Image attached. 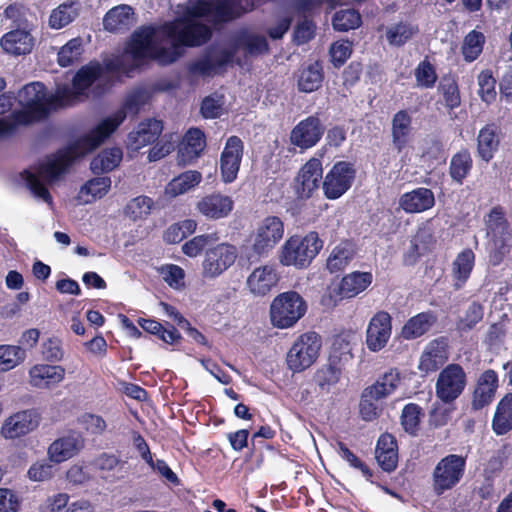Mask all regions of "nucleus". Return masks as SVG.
<instances>
[{"instance_id":"obj_1","label":"nucleus","mask_w":512,"mask_h":512,"mask_svg":"<svg viewBox=\"0 0 512 512\" xmlns=\"http://www.w3.org/2000/svg\"><path fill=\"white\" fill-rule=\"evenodd\" d=\"M125 120V114L117 112L103 119L96 127L63 149H59L39 166V174L49 182L57 180L73 162L98 148Z\"/></svg>"},{"instance_id":"obj_2","label":"nucleus","mask_w":512,"mask_h":512,"mask_svg":"<svg viewBox=\"0 0 512 512\" xmlns=\"http://www.w3.org/2000/svg\"><path fill=\"white\" fill-rule=\"evenodd\" d=\"M323 246L324 241L316 231H309L305 235L294 234L281 246L278 259L283 266L307 269Z\"/></svg>"},{"instance_id":"obj_3","label":"nucleus","mask_w":512,"mask_h":512,"mask_svg":"<svg viewBox=\"0 0 512 512\" xmlns=\"http://www.w3.org/2000/svg\"><path fill=\"white\" fill-rule=\"evenodd\" d=\"M22 109L13 111L12 117L20 125H30L49 116V94L42 82H31L18 92Z\"/></svg>"},{"instance_id":"obj_4","label":"nucleus","mask_w":512,"mask_h":512,"mask_svg":"<svg viewBox=\"0 0 512 512\" xmlns=\"http://www.w3.org/2000/svg\"><path fill=\"white\" fill-rule=\"evenodd\" d=\"M307 310V302L298 292H282L271 302L270 320L274 327L288 329L303 318Z\"/></svg>"},{"instance_id":"obj_5","label":"nucleus","mask_w":512,"mask_h":512,"mask_svg":"<svg viewBox=\"0 0 512 512\" xmlns=\"http://www.w3.org/2000/svg\"><path fill=\"white\" fill-rule=\"evenodd\" d=\"M322 347L321 336L308 331L296 338L286 354V364L293 373H301L311 367L319 357Z\"/></svg>"},{"instance_id":"obj_6","label":"nucleus","mask_w":512,"mask_h":512,"mask_svg":"<svg viewBox=\"0 0 512 512\" xmlns=\"http://www.w3.org/2000/svg\"><path fill=\"white\" fill-rule=\"evenodd\" d=\"M466 470V457L449 454L435 466L432 474L433 488L437 494L453 489L462 480Z\"/></svg>"},{"instance_id":"obj_7","label":"nucleus","mask_w":512,"mask_h":512,"mask_svg":"<svg viewBox=\"0 0 512 512\" xmlns=\"http://www.w3.org/2000/svg\"><path fill=\"white\" fill-rule=\"evenodd\" d=\"M356 173L353 163L349 161L335 162L322 181L325 198L336 200L342 197L352 187Z\"/></svg>"},{"instance_id":"obj_8","label":"nucleus","mask_w":512,"mask_h":512,"mask_svg":"<svg viewBox=\"0 0 512 512\" xmlns=\"http://www.w3.org/2000/svg\"><path fill=\"white\" fill-rule=\"evenodd\" d=\"M466 385L467 375L464 368L457 363L448 364L438 375L435 384L436 397L443 403H452L460 397Z\"/></svg>"},{"instance_id":"obj_9","label":"nucleus","mask_w":512,"mask_h":512,"mask_svg":"<svg viewBox=\"0 0 512 512\" xmlns=\"http://www.w3.org/2000/svg\"><path fill=\"white\" fill-rule=\"evenodd\" d=\"M284 235V223L278 216L265 217L251 234L252 251L257 256L268 254Z\"/></svg>"},{"instance_id":"obj_10","label":"nucleus","mask_w":512,"mask_h":512,"mask_svg":"<svg viewBox=\"0 0 512 512\" xmlns=\"http://www.w3.org/2000/svg\"><path fill=\"white\" fill-rule=\"evenodd\" d=\"M237 255L236 246L227 242L209 247L202 262L203 275L208 278L220 276L235 263Z\"/></svg>"},{"instance_id":"obj_11","label":"nucleus","mask_w":512,"mask_h":512,"mask_svg":"<svg viewBox=\"0 0 512 512\" xmlns=\"http://www.w3.org/2000/svg\"><path fill=\"white\" fill-rule=\"evenodd\" d=\"M233 49H207L205 53L187 65V71L193 76L209 77L218 74L221 69L233 62Z\"/></svg>"},{"instance_id":"obj_12","label":"nucleus","mask_w":512,"mask_h":512,"mask_svg":"<svg viewBox=\"0 0 512 512\" xmlns=\"http://www.w3.org/2000/svg\"><path fill=\"white\" fill-rule=\"evenodd\" d=\"M323 179L322 161L319 158H310L299 169L293 180V191L298 200H308L318 190Z\"/></svg>"},{"instance_id":"obj_13","label":"nucleus","mask_w":512,"mask_h":512,"mask_svg":"<svg viewBox=\"0 0 512 512\" xmlns=\"http://www.w3.org/2000/svg\"><path fill=\"white\" fill-rule=\"evenodd\" d=\"M319 115L318 112L310 115L293 127L289 137L293 146L305 151L319 143L325 132V127Z\"/></svg>"},{"instance_id":"obj_14","label":"nucleus","mask_w":512,"mask_h":512,"mask_svg":"<svg viewBox=\"0 0 512 512\" xmlns=\"http://www.w3.org/2000/svg\"><path fill=\"white\" fill-rule=\"evenodd\" d=\"M499 387V377L495 370L487 369L477 378L469 404L470 412H480L488 408L495 399Z\"/></svg>"},{"instance_id":"obj_15","label":"nucleus","mask_w":512,"mask_h":512,"mask_svg":"<svg viewBox=\"0 0 512 512\" xmlns=\"http://www.w3.org/2000/svg\"><path fill=\"white\" fill-rule=\"evenodd\" d=\"M244 153V143L240 137L233 135L227 138L225 146L220 155L221 180L232 183L236 180Z\"/></svg>"},{"instance_id":"obj_16","label":"nucleus","mask_w":512,"mask_h":512,"mask_svg":"<svg viewBox=\"0 0 512 512\" xmlns=\"http://www.w3.org/2000/svg\"><path fill=\"white\" fill-rule=\"evenodd\" d=\"M449 339L439 336L424 347L418 362V370L423 375L437 372L449 359Z\"/></svg>"},{"instance_id":"obj_17","label":"nucleus","mask_w":512,"mask_h":512,"mask_svg":"<svg viewBox=\"0 0 512 512\" xmlns=\"http://www.w3.org/2000/svg\"><path fill=\"white\" fill-rule=\"evenodd\" d=\"M41 415L36 409L18 411L9 416L1 427V434L6 439H17L36 430Z\"/></svg>"},{"instance_id":"obj_18","label":"nucleus","mask_w":512,"mask_h":512,"mask_svg":"<svg viewBox=\"0 0 512 512\" xmlns=\"http://www.w3.org/2000/svg\"><path fill=\"white\" fill-rule=\"evenodd\" d=\"M392 334V317L386 311H378L370 319L365 343L369 351L379 352L386 347Z\"/></svg>"},{"instance_id":"obj_19","label":"nucleus","mask_w":512,"mask_h":512,"mask_svg":"<svg viewBox=\"0 0 512 512\" xmlns=\"http://www.w3.org/2000/svg\"><path fill=\"white\" fill-rule=\"evenodd\" d=\"M85 445L82 435L74 430L55 439L47 449L50 462L55 464L63 463L76 456Z\"/></svg>"},{"instance_id":"obj_20","label":"nucleus","mask_w":512,"mask_h":512,"mask_svg":"<svg viewBox=\"0 0 512 512\" xmlns=\"http://www.w3.org/2000/svg\"><path fill=\"white\" fill-rule=\"evenodd\" d=\"M196 210L210 220H219L228 217L233 208V199L221 192H213L201 197L196 203Z\"/></svg>"},{"instance_id":"obj_21","label":"nucleus","mask_w":512,"mask_h":512,"mask_svg":"<svg viewBox=\"0 0 512 512\" xmlns=\"http://www.w3.org/2000/svg\"><path fill=\"white\" fill-rule=\"evenodd\" d=\"M154 30L149 28L135 32L126 47V53L130 55L133 66L137 69L147 64L154 48Z\"/></svg>"},{"instance_id":"obj_22","label":"nucleus","mask_w":512,"mask_h":512,"mask_svg":"<svg viewBox=\"0 0 512 512\" xmlns=\"http://www.w3.org/2000/svg\"><path fill=\"white\" fill-rule=\"evenodd\" d=\"M279 274L273 265L255 268L247 278L249 291L257 296L267 295L279 282Z\"/></svg>"},{"instance_id":"obj_23","label":"nucleus","mask_w":512,"mask_h":512,"mask_svg":"<svg viewBox=\"0 0 512 512\" xmlns=\"http://www.w3.org/2000/svg\"><path fill=\"white\" fill-rule=\"evenodd\" d=\"M399 205L406 213H422L434 207L435 196L431 189L418 187L402 194Z\"/></svg>"},{"instance_id":"obj_24","label":"nucleus","mask_w":512,"mask_h":512,"mask_svg":"<svg viewBox=\"0 0 512 512\" xmlns=\"http://www.w3.org/2000/svg\"><path fill=\"white\" fill-rule=\"evenodd\" d=\"M438 318L434 311L427 310L410 317L400 330L403 340H415L426 335L437 323Z\"/></svg>"},{"instance_id":"obj_25","label":"nucleus","mask_w":512,"mask_h":512,"mask_svg":"<svg viewBox=\"0 0 512 512\" xmlns=\"http://www.w3.org/2000/svg\"><path fill=\"white\" fill-rule=\"evenodd\" d=\"M412 117L407 110L396 112L391 121V137L394 149L401 153L412 139Z\"/></svg>"},{"instance_id":"obj_26","label":"nucleus","mask_w":512,"mask_h":512,"mask_svg":"<svg viewBox=\"0 0 512 512\" xmlns=\"http://www.w3.org/2000/svg\"><path fill=\"white\" fill-rule=\"evenodd\" d=\"M375 458L384 472H393L398 465V445L396 438L390 433H383L378 438Z\"/></svg>"},{"instance_id":"obj_27","label":"nucleus","mask_w":512,"mask_h":512,"mask_svg":"<svg viewBox=\"0 0 512 512\" xmlns=\"http://www.w3.org/2000/svg\"><path fill=\"white\" fill-rule=\"evenodd\" d=\"M324 78L321 61L316 60L309 64H303L296 74L297 88L303 93L315 92L322 87Z\"/></svg>"},{"instance_id":"obj_28","label":"nucleus","mask_w":512,"mask_h":512,"mask_svg":"<svg viewBox=\"0 0 512 512\" xmlns=\"http://www.w3.org/2000/svg\"><path fill=\"white\" fill-rule=\"evenodd\" d=\"M501 128L496 123H488L482 127L477 136V153L485 162L493 159L500 145Z\"/></svg>"},{"instance_id":"obj_29","label":"nucleus","mask_w":512,"mask_h":512,"mask_svg":"<svg viewBox=\"0 0 512 512\" xmlns=\"http://www.w3.org/2000/svg\"><path fill=\"white\" fill-rule=\"evenodd\" d=\"M82 10V4L79 0H67L60 3L51 10L48 17V26L53 30H60L73 23Z\"/></svg>"},{"instance_id":"obj_30","label":"nucleus","mask_w":512,"mask_h":512,"mask_svg":"<svg viewBox=\"0 0 512 512\" xmlns=\"http://www.w3.org/2000/svg\"><path fill=\"white\" fill-rule=\"evenodd\" d=\"M2 49L11 55L19 56L29 54L34 46L32 35L22 29H15L5 33L0 39Z\"/></svg>"},{"instance_id":"obj_31","label":"nucleus","mask_w":512,"mask_h":512,"mask_svg":"<svg viewBox=\"0 0 512 512\" xmlns=\"http://www.w3.org/2000/svg\"><path fill=\"white\" fill-rule=\"evenodd\" d=\"M371 272L354 271L342 277L336 291L340 299H349L365 291L372 283Z\"/></svg>"},{"instance_id":"obj_32","label":"nucleus","mask_w":512,"mask_h":512,"mask_svg":"<svg viewBox=\"0 0 512 512\" xmlns=\"http://www.w3.org/2000/svg\"><path fill=\"white\" fill-rule=\"evenodd\" d=\"M65 369L57 365L38 364L29 371L30 384L37 388H49L64 379Z\"/></svg>"},{"instance_id":"obj_33","label":"nucleus","mask_w":512,"mask_h":512,"mask_svg":"<svg viewBox=\"0 0 512 512\" xmlns=\"http://www.w3.org/2000/svg\"><path fill=\"white\" fill-rule=\"evenodd\" d=\"M475 253L471 248L459 252L452 263V279L455 290L463 288L475 266Z\"/></svg>"},{"instance_id":"obj_34","label":"nucleus","mask_w":512,"mask_h":512,"mask_svg":"<svg viewBox=\"0 0 512 512\" xmlns=\"http://www.w3.org/2000/svg\"><path fill=\"white\" fill-rule=\"evenodd\" d=\"M134 10L129 5H118L111 8L104 16L103 25L109 32H124L134 24Z\"/></svg>"},{"instance_id":"obj_35","label":"nucleus","mask_w":512,"mask_h":512,"mask_svg":"<svg viewBox=\"0 0 512 512\" xmlns=\"http://www.w3.org/2000/svg\"><path fill=\"white\" fill-rule=\"evenodd\" d=\"M103 75L102 64L90 61L82 66L73 76L71 85L81 97L88 96L90 87Z\"/></svg>"},{"instance_id":"obj_36","label":"nucleus","mask_w":512,"mask_h":512,"mask_svg":"<svg viewBox=\"0 0 512 512\" xmlns=\"http://www.w3.org/2000/svg\"><path fill=\"white\" fill-rule=\"evenodd\" d=\"M162 122L156 119H148L141 122L135 132L129 134V140L134 149L139 150L147 145L155 143L162 133Z\"/></svg>"},{"instance_id":"obj_37","label":"nucleus","mask_w":512,"mask_h":512,"mask_svg":"<svg viewBox=\"0 0 512 512\" xmlns=\"http://www.w3.org/2000/svg\"><path fill=\"white\" fill-rule=\"evenodd\" d=\"M437 92L442 97V103L446 109L453 111L461 105V93L457 76L448 72L443 74L437 86Z\"/></svg>"},{"instance_id":"obj_38","label":"nucleus","mask_w":512,"mask_h":512,"mask_svg":"<svg viewBox=\"0 0 512 512\" xmlns=\"http://www.w3.org/2000/svg\"><path fill=\"white\" fill-rule=\"evenodd\" d=\"M492 430L502 436L512 430V392L506 393L498 402L492 418Z\"/></svg>"},{"instance_id":"obj_39","label":"nucleus","mask_w":512,"mask_h":512,"mask_svg":"<svg viewBox=\"0 0 512 512\" xmlns=\"http://www.w3.org/2000/svg\"><path fill=\"white\" fill-rule=\"evenodd\" d=\"M206 147V137L199 128H190L183 139L179 153L184 162L196 160Z\"/></svg>"},{"instance_id":"obj_40","label":"nucleus","mask_w":512,"mask_h":512,"mask_svg":"<svg viewBox=\"0 0 512 512\" xmlns=\"http://www.w3.org/2000/svg\"><path fill=\"white\" fill-rule=\"evenodd\" d=\"M400 383V374L397 369H390L385 372L377 381L365 388V395H370L375 401L386 398L391 395Z\"/></svg>"},{"instance_id":"obj_41","label":"nucleus","mask_w":512,"mask_h":512,"mask_svg":"<svg viewBox=\"0 0 512 512\" xmlns=\"http://www.w3.org/2000/svg\"><path fill=\"white\" fill-rule=\"evenodd\" d=\"M473 168V159L470 151L463 148L455 153L449 163V175L458 185H462Z\"/></svg>"},{"instance_id":"obj_42","label":"nucleus","mask_w":512,"mask_h":512,"mask_svg":"<svg viewBox=\"0 0 512 512\" xmlns=\"http://www.w3.org/2000/svg\"><path fill=\"white\" fill-rule=\"evenodd\" d=\"M202 180V174L196 170L185 171L174 177L165 187V194L171 198L182 195L196 187Z\"/></svg>"},{"instance_id":"obj_43","label":"nucleus","mask_w":512,"mask_h":512,"mask_svg":"<svg viewBox=\"0 0 512 512\" xmlns=\"http://www.w3.org/2000/svg\"><path fill=\"white\" fill-rule=\"evenodd\" d=\"M266 0H222L217 6L220 15L241 18L265 3Z\"/></svg>"},{"instance_id":"obj_44","label":"nucleus","mask_w":512,"mask_h":512,"mask_svg":"<svg viewBox=\"0 0 512 512\" xmlns=\"http://www.w3.org/2000/svg\"><path fill=\"white\" fill-rule=\"evenodd\" d=\"M341 374L342 370L339 366V361L329 360L328 363L316 370L313 381L322 391H329L331 386L339 382Z\"/></svg>"},{"instance_id":"obj_45","label":"nucleus","mask_w":512,"mask_h":512,"mask_svg":"<svg viewBox=\"0 0 512 512\" xmlns=\"http://www.w3.org/2000/svg\"><path fill=\"white\" fill-rule=\"evenodd\" d=\"M123 157V152L120 148L113 147L104 149L90 163V168L95 174L103 172H110L114 170Z\"/></svg>"},{"instance_id":"obj_46","label":"nucleus","mask_w":512,"mask_h":512,"mask_svg":"<svg viewBox=\"0 0 512 512\" xmlns=\"http://www.w3.org/2000/svg\"><path fill=\"white\" fill-rule=\"evenodd\" d=\"M81 98L73 86H58L53 94H49V114L61 108L73 106Z\"/></svg>"},{"instance_id":"obj_47","label":"nucleus","mask_w":512,"mask_h":512,"mask_svg":"<svg viewBox=\"0 0 512 512\" xmlns=\"http://www.w3.org/2000/svg\"><path fill=\"white\" fill-rule=\"evenodd\" d=\"M354 250L349 244H339L333 248L326 261V268L331 273L342 271L354 258Z\"/></svg>"},{"instance_id":"obj_48","label":"nucleus","mask_w":512,"mask_h":512,"mask_svg":"<svg viewBox=\"0 0 512 512\" xmlns=\"http://www.w3.org/2000/svg\"><path fill=\"white\" fill-rule=\"evenodd\" d=\"M219 240L217 232L206 233L194 236L182 245L184 255L195 258L203 253V251L216 244Z\"/></svg>"},{"instance_id":"obj_49","label":"nucleus","mask_w":512,"mask_h":512,"mask_svg":"<svg viewBox=\"0 0 512 512\" xmlns=\"http://www.w3.org/2000/svg\"><path fill=\"white\" fill-rule=\"evenodd\" d=\"M493 249L489 258L492 265L496 266L503 262L504 258L509 254L512 247V233L507 230L500 233L491 234Z\"/></svg>"},{"instance_id":"obj_50","label":"nucleus","mask_w":512,"mask_h":512,"mask_svg":"<svg viewBox=\"0 0 512 512\" xmlns=\"http://www.w3.org/2000/svg\"><path fill=\"white\" fill-rule=\"evenodd\" d=\"M424 417L423 409L416 403L406 404L401 413V425L406 433L412 436H416L419 428L421 419Z\"/></svg>"},{"instance_id":"obj_51","label":"nucleus","mask_w":512,"mask_h":512,"mask_svg":"<svg viewBox=\"0 0 512 512\" xmlns=\"http://www.w3.org/2000/svg\"><path fill=\"white\" fill-rule=\"evenodd\" d=\"M485 36L477 30L470 31L464 38L462 44V55L466 62L475 61L483 51Z\"/></svg>"},{"instance_id":"obj_52","label":"nucleus","mask_w":512,"mask_h":512,"mask_svg":"<svg viewBox=\"0 0 512 512\" xmlns=\"http://www.w3.org/2000/svg\"><path fill=\"white\" fill-rule=\"evenodd\" d=\"M111 187V179L108 176L96 177L88 180L80 189V195H89L85 203H91L104 197Z\"/></svg>"},{"instance_id":"obj_53","label":"nucleus","mask_w":512,"mask_h":512,"mask_svg":"<svg viewBox=\"0 0 512 512\" xmlns=\"http://www.w3.org/2000/svg\"><path fill=\"white\" fill-rule=\"evenodd\" d=\"M154 205L152 198L146 195H140L131 199L124 208V213L130 219L136 221L143 219L151 213Z\"/></svg>"},{"instance_id":"obj_54","label":"nucleus","mask_w":512,"mask_h":512,"mask_svg":"<svg viewBox=\"0 0 512 512\" xmlns=\"http://www.w3.org/2000/svg\"><path fill=\"white\" fill-rule=\"evenodd\" d=\"M362 23L361 15L357 10L346 9L337 11L332 18L334 30L347 32L358 28Z\"/></svg>"},{"instance_id":"obj_55","label":"nucleus","mask_w":512,"mask_h":512,"mask_svg":"<svg viewBox=\"0 0 512 512\" xmlns=\"http://www.w3.org/2000/svg\"><path fill=\"white\" fill-rule=\"evenodd\" d=\"M26 356L20 346L0 345V371L6 372L19 365Z\"/></svg>"},{"instance_id":"obj_56","label":"nucleus","mask_w":512,"mask_h":512,"mask_svg":"<svg viewBox=\"0 0 512 512\" xmlns=\"http://www.w3.org/2000/svg\"><path fill=\"white\" fill-rule=\"evenodd\" d=\"M83 53L81 38H73L62 46L58 52V64L61 67H68L79 61Z\"/></svg>"},{"instance_id":"obj_57","label":"nucleus","mask_w":512,"mask_h":512,"mask_svg":"<svg viewBox=\"0 0 512 512\" xmlns=\"http://www.w3.org/2000/svg\"><path fill=\"white\" fill-rule=\"evenodd\" d=\"M484 316V307L480 302L473 301L465 311L463 317L456 322V327L461 332L472 330Z\"/></svg>"},{"instance_id":"obj_58","label":"nucleus","mask_w":512,"mask_h":512,"mask_svg":"<svg viewBox=\"0 0 512 512\" xmlns=\"http://www.w3.org/2000/svg\"><path fill=\"white\" fill-rule=\"evenodd\" d=\"M414 76L417 85L426 89L433 88L438 79L436 69L427 57L416 66Z\"/></svg>"},{"instance_id":"obj_59","label":"nucleus","mask_w":512,"mask_h":512,"mask_svg":"<svg viewBox=\"0 0 512 512\" xmlns=\"http://www.w3.org/2000/svg\"><path fill=\"white\" fill-rule=\"evenodd\" d=\"M433 241V235L429 231L425 229L418 230L415 237L411 241L409 250L404 255L405 264H415L422 255V252L420 251V246L430 244Z\"/></svg>"},{"instance_id":"obj_60","label":"nucleus","mask_w":512,"mask_h":512,"mask_svg":"<svg viewBox=\"0 0 512 512\" xmlns=\"http://www.w3.org/2000/svg\"><path fill=\"white\" fill-rule=\"evenodd\" d=\"M183 55V50L172 43V47H160L155 43L149 60L156 61L159 65L166 66L176 62Z\"/></svg>"},{"instance_id":"obj_61","label":"nucleus","mask_w":512,"mask_h":512,"mask_svg":"<svg viewBox=\"0 0 512 512\" xmlns=\"http://www.w3.org/2000/svg\"><path fill=\"white\" fill-rule=\"evenodd\" d=\"M237 43L251 55L264 54L269 50L266 38L260 35L243 34L238 38Z\"/></svg>"},{"instance_id":"obj_62","label":"nucleus","mask_w":512,"mask_h":512,"mask_svg":"<svg viewBox=\"0 0 512 512\" xmlns=\"http://www.w3.org/2000/svg\"><path fill=\"white\" fill-rule=\"evenodd\" d=\"M488 234L500 233L510 230L509 222L506 219L504 208L500 205L494 206L486 219Z\"/></svg>"},{"instance_id":"obj_63","label":"nucleus","mask_w":512,"mask_h":512,"mask_svg":"<svg viewBox=\"0 0 512 512\" xmlns=\"http://www.w3.org/2000/svg\"><path fill=\"white\" fill-rule=\"evenodd\" d=\"M478 94L482 101L487 104L492 103L496 99V80L490 70L486 69L478 75Z\"/></svg>"},{"instance_id":"obj_64","label":"nucleus","mask_w":512,"mask_h":512,"mask_svg":"<svg viewBox=\"0 0 512 512\" xmlns=\"http://www.w3.org/2000/svg\"><path fill=\"white\" fill-rule=\"evenodd\" d=\"M78 422L87 433L95 436L102 435L107 429V423L102 416L89 412L83 413Z\"/></svg>"}]
</instances>
